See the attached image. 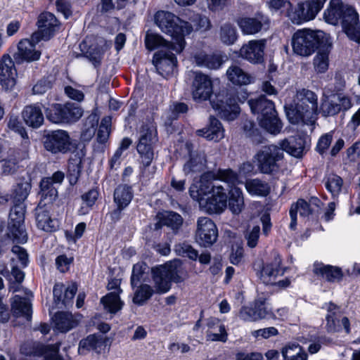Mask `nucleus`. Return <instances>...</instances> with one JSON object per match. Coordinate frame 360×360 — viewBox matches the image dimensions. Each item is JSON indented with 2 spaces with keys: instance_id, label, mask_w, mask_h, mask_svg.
Instances as JSON below:
<instances>
[{
  "instance_id": "f257e3e1",
  "label": "nucleus",
  "mask_w": 360,
  "mask_h": 360,
  "mask_svg": "<svg viewBox=\"0 0 360 360\" xmlns=\"http://www.w3.org/2000/svg\"><path fill=\"white\" fill-rule=\"evenodd\" d=\"M151 275L155 290L148 284H139L136 287L133 302L138 306H143L155 292H167L171 289L172 282L181 283L188 276L187 271L180 259H174L163 265L153 267Z\"/></svg>"
},
{
  "instance_id": "f03ea898",
  "label": "nucleus",
  "mask_w": 360,
  "mask_h": 360,
  "mask_svg": "<svg viewBox=\"0 0 360 360\" xmlns=\"http://www.w3.org/2000/svg\"><path fill=\"white\" fill-rule=\"evenodd\" d=\"M323 18L326 22L333 25L340 22L349 39L360 44V22L354 7L343 4L341 0H330Z\"/></svg>"
},
{
  "instance_id": "7ed1b4c3",
  "label": "nucleus",
  "mask_w": 360,
  "mask_h": 360,
  "mask_svg": "<svg viewBox=\"0 0 360 360\" xmlns=\"http://www.w3.org/2000/svg\"><path fill=\"white\" fill-rule=\"evenodd\" d=\"M155 24L160 30L174 40L173 49L181 53L185 48V37L191 34V27L188 22L182 20L174 13L158 11L154 16Z\"/></svg>"
},
{
  "instance_id": "20e7f679",
  "label": "nucleus",
  "mask_w": 360,
  "mask_h": 360,
  "mask_svg": "<svg viewBox=\"0 0 360 360\" xmlns=\"http://www.w3.org/2000/svg\"><path fill=\"white\" fill-rule=\"evenodd\" d=\"M251 112L257 115L260 127L266 131L278 134L283 127L278 117L274 103L268 99L265 95H260L248 101Z\"/></svg>"
},
{
  "instance_id": "39448f33",
  "label": "nucleus",
  "mask_w": 360,
  "mask_h": 360,
  "mask_svg": "<svg viewBox=\"0 0 360 360\" xmlns=\"http://www.w3.org/2000/svg\"><path fill=\"white\" fill-rule=\"evenodd\" d=\"M214 180L234 184L238 181V174L231 169H219L216 172L213 171L205 172L201 175L197 184H193L190 186L191 197L200 203L201 199L205 198L213 192L216 187L219 186L213 184Z\"/></svg>"
},
{
  "instance_id": "423d86ee",
  "label": "nucleus",
  "mask_w": 360,
  "mask_h": 360,
  "mask_svg": "<svg viewBox=\"0 0 360 360\" xmlns=\"http://www.w3.org/2000/svg\"><path fill=\"white\" fill-rule=\"evenodd\" d=\"M248 96L247 91L239 94L234 90L223 89L214 94V98L211 100V105L222 119L233 121L240 112L238 102L244 103L248 98Z\"/></svg>"
},
{
  "instance_id": "0eeeda50",
  "label": "nucleus",
  "mask_w": 360,
  "mask_h": 360,
  "mask_svg": "<svg viewBox=\"0 0 360 360\" xmlns=\"http://www.w3.org/2000/svg\"><path fill=\"white\" fill-rule=\"evenodd\" d=\"M328 39L322 31L308 29L297 30L292 37L293 52L300 56H309Z\"/></svg>"
},
{
  "instance_id": "6e6552de",
  "label": "nucleus",
  "mask_w": 360,
  "mask_h": 360,
  "mask_svg": "<svg viewBox=\"0 0 360 360\" xmlns=\"http://www.w3.org/2000/svg\"><path fill=\"white\" fill-rule=\"evenodd\" d=\"M284 157L283 149L276 145L263 146L255 155L259 172L265 174H275L279 172Z\"/></svg>"
},
{
  "instance_id": "1a4fd4ad",
  "label": "nucleus",
  "mask_w": 360,
  "mask_h": 360,
  "mask_svg": "<svg viewBox=\"0 0 360 360\" xmlns=\"http://www.w3.org/2000/svg\"><path fill=\"white\" fill-rule=\"evenodd\" d=\"M46 117L54 124H70L77 122L83 114L82 109L72 103H53L44 108Z\"/></svg>"
},
{
  "instance_id": "9d476101",
  "label": "nucleus",
  "mask_w": 360,
  "mask_h": 360,
  "mask_svg": "<svg viewBox=\"0 0 360 360\" xmlns=\"http://www.w3.org/2000/svg\"><path fill=\"white\" fill-rule=\"evenodd\" d=\"M42 142L46 150L53 155L65 154L76 148L69 133L63 129L45 131Z\"/></svg>"
},
{
  "instance_id": "9b49d317",
  "label": "nucleus",
  "mask_w": 360,
  "mask_h": 360,
  "mask_svg": "<svg viewBox=\"0 0 360 360\" xmlns=\"http://www.w3.org/2000/svg\"><path fill=\"white\" fill-rule=\"evenodd\" d=\"M327 0H307L292 6L290 2L288 16L292 23L300 25L315 18Z\"/></svg>"
},
{
  "instance_id": "f8f14e48",
  "label": "nucleus",
  "mask_w": 360,
  "mask_h": 360,
  "mask_svg": "<svg viewBox=\"0 0 360 360\" xmlns=\"http://www.w3.org/2000/svg\"><path fill=\"white\" fill-rule=\"evenodd\" d=\"M9 212L8 229L13 241L25 243L27 240V235L25 229V204L12 203Z\"/></svg>"
},
{
  "instance_id": "ddd939ff",
  "label": "nucleus",
  "mask_w": 360,
  "mask_h": 360,
  "mask_svg": "<svg viewBox=\"0 0 360 360\" xmlns=\"http://www.w3.org/2000/svg\"><path fill=\"white\" fill-rule=\"evenodd\" d=\"M158 141L157 132L148 126H143L136 150L141 159L142 168L149 167L154 158V145Z\"/></svg>"
},
{
  "instance_id": "4468645a",
  "label": "nucleus",
  "mask_w": 360,
  "mask_h": 360,
  "mask_svg": "<svg viewBox=\"0 0 360 360\" xmlns=\"http://www.w3.org/2000/svg\"><path fill=\"white\" fill-rule=\"evenodd\" d=\"M175 44L169 49H161L155 52L153 57V64L159 75L166 78L172 75L177 66V58L172 51Z\"/></svg>"
},
{
  "instance_id": "2eb2a0df",
  "label": "nucleus",
  "mask_w": 360,
  "mask_h": 360,
  "mask_svg": "<svg viewBox=\"0 0 360 360\" xmlns=\"http://www.w3.org/2000/svg\"><path fill=\"white\" fill-rule=\"evenodd\" d=\"M239 316L245 321H257L260 319H274V312L266 306V300L259 298L248 306L243 307Z\"/></svg>"
},
{
  "instance_id": "dca6fc26",
  "label": "nucleus",
  "mask_w": 360,
  "mask_h": 360,
  "mask_svg": "<svg viewBox=\"0 0 360 360\" xmlns=\"http://www.w3.org/2000/svg\"><path fill=\"white\" fill-rule=\"evenodd\" d=\"M218 230L214 221L209 217H199L195 231L196 241L203 247H210L217 239Z\"/></svg>"
},
{
  "instance_id": "f3484780",
  "label": "nucleus",
  "mask_w": 360,
  "mask_h": 360,
  "mask_svg": "<svg viewBox=\"0 0 360 360\" xmlns=\"http://www.w3.org/2000/svg\"><path fill=\"white\" fill-rule=\"evenodd\" d=\"M210 195L200 201V206L210 214H220L227 208V191L222 186H217Z\"/></svg>"
},
{
  "instance_id": "a211bd4d",
  "label": "nucleus",
  "mask_w": 360,
  "mask_h": 360,
  "mask_svg": "<svg viewBox=\"0 0 360 360\" xmlns=\"http://www.w3.org/2000/svg\"><path fill=\"white\" fill-rule=\"evenodd\" d=\"M326 320L328 332L336 333L345 330L347 334L350 333L349 320L347 317L342 316L338 307L333 302H330L328 304Z\"/></svg>"
},
{
  "instance_id": "6ab92c4d",
  "label": "nucleus",
  "mask_w": 360,
  "mask_h": 360,
  "mask_svg": "<svg viewBox=\"0 0 360 360\" xmlns=\"http://www.w3.org/2000/svg\"><path fill=\"white\" fill-rule=\"evenodd\" d=\"M282 259L279 255H275L271 262L262 263L259 265L257 275L266 285L273 284L276 277L283 276L285 269L281 268Z\"/></svg>"
},
{
  "instance_id": "aec40b11",
  "label": "nucleus",
  "mask_w": 360,
  "mask_h": 360,
  "mask_svg": "<svg viewBox=\"0 0 360 360\" xmlns=\"http://www.w3.org/2000/svg\"><path fill=\"white\" fill-rule=\"evenodd\" d=\"M265 39H253L243 45L239 56L252 64H261L264 62Z\"/></svg>"
},
{
  "instance_id": "412c9836",
  "label": "nucleus",
  "mask_w": 360,
  "mask_h": 360,
  "mask_svg": "<svg viewBox=\"0 0 360 360\" xmlns=\"http://www.w3.org/2000/svg\"><path fill=\"white\" fill-rule=\"evenodd\" d=\"M307 139L306 134L297 133L283 140L280 148L283 153L285 151L296 158H301L308 150Z\"/></svg>"
},
{
  "instance_id": "4be33fe9",
  "label": "nucleus",
  "mask_w": 360,
  "mask_h": 360,
  "mask_svg": "<svg viewBox=\"0 0 360 360\" xmlns=\"http://www.w3.org/2000/svg\"><path fill=\"white\" fill-rule=\"evenodd\" d=\"M193 97L195 101L211 100L214 98L212 96V84L210 79L202 73H196L193 82Z\"/></svg>"
},
{
  "instance_id": "5701e85b",
  "label": "nucleus",
  "mask_w": 360,
  "mask_h": 360,
  "mask_svg": "<svg viewBox=\"0 0 360 360\" xmlns=\"http://www.w3.org/2000/svg\"><path fill=\"white\" fill-rule=\"evenodd\" d=\"M297 103L302 110H305L307 116H314L316 118L318 115V97L312 91L307 89H302L297 91Z\"/></svg>"
},
{
  "instance_id": "b1692460",
  "label": "nucleus",
  "mask_w": 360,
  "mask_h": 360,
  "mask_svg": "<svg viewBox=\"0 0 360 360\" xmlns=\"http://www.w3.org/2000/svg\"><path fill=\"white\" fill-rule=\"evenodd\" d=\"M16 75L13 59L9 55H4L0 60V84L6 90L12 89L15 84Z\"/></svg>"
},
{
  "instance_id": "393cba45",
  "label": "nucleus",
  "mask_w": 360,
  "mask_h": 360,
  "mask_svg": "<svg viewBox=\"0 0 360 360\" xmlns=\"http://www.w3.org/2000/svg\"><path fill=\"white\" fill-rule=\"evenodd\" d=\"M51 207L52 205L39 202L34 209L37 226L46 232H53L57 229L56 221L50 215Z\"/></svg>"
},
{
  "instance_id": "a878e982",
  "label": "nucleus",
  "mask_w": 360,
  "mask_h": 360,
  "mask_svg": "<svg viewBox=\"0 0 360 360\" xmlns=\"http://www.w3.org/2000/svg\"><path fill=\"white\" fill-rule=\"evenodd\" d=\"M268 22V18L260 13H256L255 17H241L236 20L244 34H255L259 32L263 25Z\"/></svg>"
},
{
  "instance_id": "bb28decb",
  "label": "nucleus",
  "mask_w": 360,
  "mask_h": 360,
  "mask_svg": "<svg viewBox=\"0 0 360 360\" xmlns=\"http://www.w3.org/2000/svg\"><path fill=\"white\" fill-rule=\"evenodd\" d=\"M46 108L42 103H36L26 105L22 111V117L25 123L33 128L38 129L44 123V117L42 108Z\"/></svg>"
},
{
  "instance_id": "cd10ccee",
  "label": "nucleus",
  "mask_w": 360,
  "mask_h": 360,
  "mask_svg": "<svg viewBox=\"0 0 360 360\" xmlns=\"http://www.w3.org/2000/svg\"><path fill=\"white\" fill-rule=\"evenodd\" d=\"M41 52L35 49V45L27 39H22L18 44V51L13 54L17 63L32 62L40 58Z\"/></svg>"
},
{
  "instance_id": "c85d7f7f",
  "label": "nucleus",
  "mask_w": 360,
  "mask_h": 360,
  "mask_svg": "<svg viewBox=\"0 0 360 360\" xmlns=\"http://www.w3.org/2000/svg\"><path fill=\"white\" fill-rule=\"evenodd\" d=\"M313 271L315 275L329 283L340 282L344 276L341 268L322 263H314Z\"/></svg>"
},
{
  "instance_id": "c756f323",
  "label": "nucleus",
  "mask_w": 360,
  "mask_h": 360,
  "mask_svg": "<svg viewBox=\"0 0 360 360\" xmlns=\"http://www.w3.org/2000/svg\"><path fill=\"white\" fill-rule=\"evenodd\" d=\"M39 29L43 32L46 39H51L60 27V22L56 16L50 12L41 13L37 22Z\"/></svg>"
},
{
  "instance_id": "7c9ffc66",
  "label": "nucleus",
  "mask_w": 360,
  "mask_h": 360,
  "mask_svg": "<svg viewBox=\"0 0 360 360\" xmlns=\"http://www.w3.org/2000/svg\"><path fill=\"white\" fill-rule=\"evenodd\" d=\"M105 347V341L101 335H90L79 341L78 352L80 354H86L90 351H94L99 354Z\"/></svg>"
},
{
  "instance_id": "2f4dec72",
  "label": "nucleus",
  "mask_w": 360,
  "mask_h": 360,
  "mask_svg": "<svg viewBox=\"0 0 360 360\" xmlns=\"http://www.w3.org/2000/svg\"><path fill=\"white\" fill-rule=\"evenodd\" d=\"M286 117L291 124H296L302 122L306 124H312L316 118L314 116H307L305 110L299 108V104L295 103L285 105Z\"/></svg>"
},
{
  "instance_id": "473e14b6",
  "label": "nucleus",
  "mask_w": 360,
  "mask_h": 360,
  "mask_svg": "<svg viewBox=\"0 0 360 360\" xmlns=\"http://www.w3.org/2000/svg\"><path fill=\"white\" fill-rule=\"evenodd\" d=\"M224 130L220 121L214 117H210L207 127L198 129L196 134L207 140L218 141L224 138Z\"/></svg>"
},
{
  "instance_id": "72a5a7b5",
  "label": "nucleus",
  "mask_w": 360,
  "mask_h": 360,
  "mask_svg": "<svg viewBox=\"0 0 360 360\" xmlns=\"http://www.w3.org/2000/svg\"><path fill=\"white\" fill-rule=\"evenodd\" d=\"M11 309L14 316L23 317L28 321H31L32 304L27 298L16 295L12 303Z\"/></svg>"
},
{
  "instance_id": "f704fd0d",
  "label": "nucleus",
  "mask_w": 360,
  "mask_h": 360,
  "mask_svg": "<svg viewBox=\"0 0 360 360\" xmlns=\"http://www.w3.org/2000/svg\"><path fill=\"white\" fill-rule=\"evenodd\" d=\"M134 198L131 186L126 184L118 185L113 193V201L117 206L127 208Z\"/></svg>"
},
{
  "instance_id": "c9c22d12",
  "label": "nucleus",
  "mask_w": 360,
  "mask_h": 360,
  "mask_svg": "<svg viewBox=\"0 0 360 360\" xmlns=\"http://www.w3.org/2000/svg\"><path fill=\"white\" fill-rule=\"evenodd\" d=\"M227 207L233 214H238L244 207V198L240 188H231L227 193Z\"/></svg>"
},
{
  "instance_id": "e433bc0d",
  "label": "nucleus",
  "mask_w": 360,
  "mask_h": 360,
  "mask_svg": "<svg viewBox=\"0 0 360 360\" xmlns=\"http://www.w3.org/2000/svg\"><path fill=\"white\" fill-rule=\"evenodd\" d=\"M332 49V44L328 40L319 49L314 58V68L319 73H324L328 68V55Z\"/></svg>"
},
{
  "instance_id": "4c0bfd02",
  "label": "nucleus",
  "mask_w": 360,
  "mask_h": 360,
  "mask_svg": "<svg viewBox=\"0 0 360 360\" xmlns=\"http://www.w3.org/2000/svg\"><path fill=\"white\" fill-rule=\"evenodd\" d=\"M245 187L248 193L251 195L266 197L271 192V186L269 183L259 179L246 180Z\"/></svg>"
},
{
  "instance_id": "58836bf2",
  "label": "nucleus",
  "mask_w": 360,
  "mask_h": 360,
  "mask_svg": "<svg viewBox=\"0 0 360 360\" xmlns=\"http://www.w3.org/2000/svg\"><path fill=\"white\" fill-rule=\"evenodd\" d=\"M283 360H307V354L297 342H288L281 352Z\"/></svg>"
},
{
  "instance_id": "ea45409f",
  "label": "nucleus",
  "mask_w": 360,
  "mask_h": 360,
  "mask_svg": "<svg viewBox=\"0 0 360 360\" xmlns=\"http://www.w3.org/2000/svg\"><path fill=\"white\" fill-rule=\"evenodd\" d=\"M194 60L198 66L214 70L219 69L224 62L220 55L206 54L204 53L195 54Z\"/></svg>"
},
{
  "instance_id": "a19ab883",
  "label": "nucleus",
  "mask_w": 360,
  "mask_h": 360,
  "mask_svg": "<svg viewBox=\"0 0 360 360\" xmlns=\"http://www.w3.org/2000/svg\"><path fill=\"white\" fill-rule=\"evenodd\" d=\"M229 80L235 85L243 86L251 83V76L237 65H232L226 71Z\"/></svg>"
},
{
  "instance_id": "79ce46f5",
  "label": "nucleus",
  "mask_w": 360,
  "mask_h": 360,
  "mask_svg": "<svg viewBox=\"0 0 360 360\" xmlns=\"http://www.w3.org/2000/svg\"><path fill=\"white\" fill-rule=\"evenodd\" d=\"M82 159L77 155L71 157L68 160L67 179L71 186L75 185L81 175Z\"/></svg>"
},
{
  "instance_id": "37998d69",
  "label": "nucleus",
  "mask_w": 360,
  "mask_h": 360,
  "mask_svg": "<svg viewBox=\"0 0 360 360\" xmlns=\"http://www.w3.org/2000/svg\"><path fill=\"white\" fill-rule=\"evenodd\" d=\"M39 194L41 197L40 202L52 205L58 198V188L53 184H50L49 180L42 178L39 183Z\"/></svg>"
},
{
  "instance_id": "c03bdc74",
  "label": "nucleus",
  "mask_w": 360,
  "mask_h": 360,
  "mask_svg": "<svg viewBox=\"0 0 360 360\" xmlns=\"http://www.w3.org/2000/svg\"><path fill=\"white\" fill-rule=\"evenodd\" d=\"M32 185L28 181L19 182L15 186L11 194V200L12 203L25 204L27 198Z\"/></svg>"
},
{
  "instance_id": "a18cd8bd",
  "label": "nucleus",
  "mask_w": 360,
  "mask_h": 360,
  "mask_svg": "<svg viewBox=\"0 0 360 360\" xmlns=\"http://www.w3.org/2000/svg\"><path fill=\"white\" fill-rule=\"evenodd\" d=\"M146 48L149 51L156 49H169L174 42L167 41L161 35L153 32H147L144 39Z\"/></svg>"
},
{
  "instance_id": "49530a36",
  "label": "nucleus",
  "mask_w": 360,
  "mask_h": 360,
  "mask_svg": "<svg viewBox=\"0 0 360 360\" xmlns=\"http://www.w3.org/2000/svg\"><path fill=\"white\" fill-rule=\"evenodd\" d=\"M53 322L56 328L62 333L69 331L76 325L72 319V316L64 311L56 313L53 317Z\"/></svg>"
},
{
  "instance_id": "de8ad7c7",
  "label": "nucleus",
  "mask_w": 360,
  "mask_h": 360,
  "mask_svg": "<svg viewBox=\"0 0 360 360\" xmlns=\"http://www.w3.org/2000/svg\"><path fill=\"white\" fill-rule=\"evenodd\" d=\"M188 106L185 103L174 102L169 105L167 113L165 124L170 126L174 120H176L181 115L186 114Z\"/></svg>"
},
{
  "instance_id": "09e8293b",
  "label": "nucleus",
  "mask_w": 360,
  "mask_h": 360,
  "mask_svg": "<svg viewBox=\"0 0 360 360\" xmlns=\"http://www.w3.org/2000/svg\"><path fill=\"white\" fill-rule=\"evenodd\" d=\"M101 302L103 304L104 309L111 314H115L122 307L119 295L115 292H110L103 296Z\"/></svg>"
},
{
  "instance_id": "8fccbe9b",
  "label": "nucleus",
  "mask_w": 360,
  "mask_h": 360,
  "mask_svg": "<svg viewBox=\"0 0 360 360\" xmlns=\"http://www.w3.org/2000/svg\"><path fill=\"white\" fill-rule=\"evenodd\" d=\"M204 162V156L191 152L190 159L184 165V172L186 174L200 172L203 168Z\"/></svg>"
},
{
  "instance_id": "3c124183",
  "label": "nucleus",
  "mask_w": 360,
  "mask_h": 360,
  "mask_svg": "<svg viewBox=\"0 0 360 360\" xmlns=\"http://www.w3.org/2000/svg\"><path fill=\"white\" fill-rule=\"evenodd\" d=\"M174 250L178 256L186 257L192 261H197L198 259V251L187 242L176 244Z\"/></svg>"
},
{
  "instance_id": "603ef678",
  "label": "nucleus",
  "mask_w": 360,
  "mask_h": 360,
  "mask_svg": "<svg viewBox=\"0 0 360 360\" xmlns=\"http://www.w3.org/2000/svg\"><path fill=\"white\" fill-rule=\"evenodd\" d=\"M219 37L223 44L226 45L233 44L238 39L236 27L230 23L223 25L220 28Z\"/></svg>"
},
{
  "instance_id": "864d4df0",
  "label": "nucleus",
  "mask_w": 360,
  "mask_h": 360,
  "mask_svg": "<svg viewBox=\"0 0 360 360\" xmlns=\"http://www.w3.org/2000/svg\"><path fill=\"white\" fill-rule=\"evenodd\" d=\"M162 223L176 233L182 226L183 218L176 212H169L163 217Z\"/></svg>"
},
{
  "instance_id": "5fc2aeb1",
  "label": "nucleus",
  "mask_w": 360,
  "mask_h": 360,
  "mask_svg": "<svg viewBox=\"0 0 360 360\" xmlns=\"http://www.w3.org/2000/svg\"><path fill=\"white\" fill-rule=\"evenodd\" d=\"M343 184L342 179L337 174H330L325 182V187L333 197L338 196Z\"/></svg>"
},
{
  "instance_id": "6e6d98bb",
  "label": "nucleus",
  "mask_w": 360,
  "mask_h": 360,
  "mask_svg": "<svg viewBox=\"0 0 360 360\" xmlns=\"http://www.w3.org/2000/svg\"><path fill=\"white\" fill-rule=\"evenodd\" d=\"M290 209L297 214L300 213V217H306L314 215L315 209L310 206V203L302 198H300L295 203L292 204Z\"/></svg>"
},
{
  "instance_id": "4d7b16f0",
  "label": "nucleus",
  "mask_w": 360,
  "mask_h": 360,
  "mask_svg": "<svg viewBox=\"0 0 360 360\" xmlns=\"http://www.w3.org/2000/svg\"><path fill=\"white\" fill-rule=\"evenodd\" d=\"M60 343L42 345L41 347V353L44 354L43 360H64L63 357L59 354Z\"/></svg>"
},
{
  "instance_id": "13d9d810",
  "label": "nucleus",
  "mask_w": 360,
  "mask_h": 360,
  "mask_svg": "<svg viewBox=\"0 0 360 360\" xmlns=\"http://www.w3.org/2000/svg\"><path fill=\"white\" fill-rule=\"evenodd\" d=\"M147 268L148 266L145 262H139L133 266L130 278L131 285L133 289H135V287L141 283Z\"/></svg>"
},
{
  "instance_id": "bf43d9fd",
  "label": "nucleus",
  "mask_w": 360,
  "mask_h": 360,
  "mask_svg": "<svg viewBox=\"0 0 360 360\" xmlns=\"http://www.w3.org/2000/svg\"><path fill=\"white\" fill-rule=\"evenodd\" d=\"M321 112L323 116H334L340 112V108L338 104L337 100L326 99L321 105Z\"/></svg>"
},
{
  "instance_id": "052dcab7",
  "label": "nucleus",
  "mask_w": 360,
  "mask_h": 360,
  "mask_svg": "<svg viewBox=\"0 0 360 360\" xmlns=\"http://www.w3.org/2000/svg\"><path fill=\"white\" fill-rule=\"evenodd\" d=\"M190 20L191 22H188V25L191 27V33L193 30H206L210 27V20L205 16H202L200 14H193Z\"/></svg>"
},
{
  "instance_id": "680f3d73",
  "label": "nucleus",
  "mask_w": 360,
  "mask_h": 360,
  "mask_svg": "<svg viewBox=\"0 0 360 360\" xmlns=\"http://www.w3.org/2000/svg\"><path fill=\"white\" fill-rule=\"evenodd\" d=\"M333 131L324 134L320 136L316 146V151L321 156L328 150L333 137Z\"/></svg>"
},
{
  "instance_id": "e2e57ef3",
  "label": "nucleus",
  "mask_w": 360,
  "mask_h": 360,
  "mask_svg": "<svg viewBox=\"0 0 360 360\" xmlns=\"http://www.w3.org/2000/svg\"><path fill=\"white\" fill-rule=\"evenodd\" d=\"M7 125L11 130L18 133L22 139H28L27 133L18 116L10 115Z\"/></svg>"
},
{
  "instance_id": "0e129e2a",
  "label": "nucleus",
  "mask_w": 360,
  "mask_h": 360,
  "mask_svg": "<svg viewBox=\"0 0 360 360\" xmlns=\"http://www.w3.org/2000/svg\"><path fill=\"white\" fill-rule=\"evenodd\" d=\"M110 118L105 117L101 120L98 127L96 139L99 143H105L107 142L110 135Z\"/></svg>"
},
{
  "instance_id": "69168bd1",
  "label": "nucleus",
  "mask_w": 360,
  "mask_h": 360,
  "mask_svg": "<svg viewBox=\"0 0 360 360\" xmlns=\"http://www.w3.org/2000/svg\"><path fill=\"white\" fill-rule=\"evenodd\" d=\"M53 79L51 76L44 77L37 81L33 86L32 91L34 94H44L53 86Z\"/></svg>"
},
{
  "instance_id": "338daca9",
  "label": "nucleus",
  "mask_w": 360,
  "mask_h": 360,
  "mask_svg": "<svg viewBox=\"0 0 360 360\" xmlns=\"http://www.w3.org/2000/svg\"><path fill=\"white\" fill-rule=\"evenodd\" d=\"M259 235L260 227L258 225L253 226L250 230H247L245 233V238L247 240L248 246L251 248H255L257 245Z\"/></svg>"
},
{
  "instance_id": "774afa93",
  "label": "nucleus",
  "mask_w": 360,
  "mask_h": 360,
  "mask_svg": "<svg viewBox=\"0 0 360 360\" xmlns=\"http://www.w3.org/2000/svg\"><path fill=\"white\" fill-rule=\"evenodd\" d=\"M77 290V286L74 285L66 288L58 308H62L63 307H66L70 305L72 303V300L75 297Z\"/></svg>"
}]
</instances>
